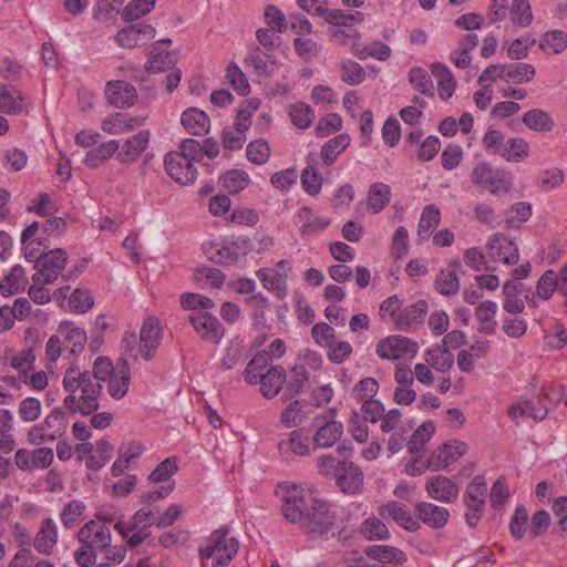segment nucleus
Instances as JSON below:
<instances>
[{
    "instance_id": "nucleus-1",
    "label": "nucleus",
    "mask_w": 567,
    "mask_h": 567,
    "mask_svg": "<svg viewBox=\"0 0 567 567\" xmlns=\"http://www.w3.org/2000/svg\"><path fill=\"white\" fill-rule=\"evenodd\" d=\"M229 528L223 526L214 530L205 545L199 547L202 560L213 558V567H225L236 556L239 543L235 537H229Z\"/></svg>"
},
{
    "instance_id": "nucleus-2",
    "label": "nucleus",
    "mask_w": 567,
    "mask_h": 567,
    "mask_svg": "<svg viewBox=\"0 0 567 567\" xmlns=\"http://www.w3.org/2000/svg\"><path fill=\"white\" fill-rule=\"evenodd\" d=\"M162 338L163 332L158 319L155 317H148L141 328L138 347L136 349L133 347L136 341L134 333L125 334L123 343L126 346V350L130 351V355L134 359H137L140 354L143 359L151 360L156 352Z\"/></svg>"
},
{
    "instance_id": "nucleus-3",
    "label": "nucleus",
    "mask_w": 567,
    "mask_h": 567,
    "mask_svg": "<svg viewBox=\"0 0 567 567\" xmlns=\"http://www.w3.org/2000/svg\"><path fill=\"white\" fill-rule=\"evenodd\" d=\"M336 520V514L330 511L328 503L316 499L312 501V506L299 527L309 539H319L329 536L334 528Z\"/></svg>"
},
{
    "instance_id": "nucleus-4",
    "label": "nucleus",
    "mask_w": 567,
    "mask_h": 567,
    "mask_svg": "<svg viewBox=\"0 0 567 567\" xmlns=\"http://www.w3.org/2000/svg\"><path fill=\"white\" fill-rule=\"evenodd\" d=\"M276 495L281 501V513L287 520L300 526L317 498L306 497L295 485L279 484Z\"/></svg>"
},
{
    "instance_id": "nucleus-5",
    "label": "nucleus",
    "mask_w": 567,
    "mask_h": 567,
    "mask_svg": "<svg viewBox=\"0 0 567 567\" xmlns=\"http://www.w3.org/2000/svg\"><path fill=\"white\" fill-rule=\"evenodd\" d=\"M68 424L69 419L62 408H54L43 422L30 429L28 440L33 445L53 442L65 434Z\"/></svg>"
},
{
    "instance_id": "nucleus-6",
    "label": "nucleus",
    "mask_w": 567,
    "mask_h": 567,
    "mask_svg": "<svg viewBox=\"0 0 567 567\" xmlns=\"http://www.w3.org/2000/svg\"><path fill=\"white\" fill-rule=\"evenodd\" d=\"M68 255L65 250L56 248L45 252L41 251V260L38 261V271L33 275L34 284H52L65 268Z\"/></svg>"
},
{
    "instance_id": "nucleus-7",
    "label": "nucleus",
    "mask_w": 567,
    "mask_h": 567,
    "mask_svg": "<svg viewBox=\"0 0 567 567\" xmlns=\"http://www.w3.org/2000/svg\"><path fill=\"white\" fill-rule=\"evenodd\" d=\"M486 492L487 485L482 475H476L466 488L464 502L468 511L465 518L471 527L476 526L482 517Z\"/></svg>"
},
{
    "instance_id": "nucleus-8",
    "label": "nucleus",
    "mask_w": 567,
    "mask_h": 567,
    "mask_svg": "<svg viewBox=\"0 0 567 567\" xmlns=\"http://www.w3.org/2000/svg\"><path fill=\"white\" fill-rule=\"evenodd\" d=\"M188 321L202 340L217 344L225 334V329L220 321L209 311L192 312Z\"/></svg>"
},
{
    "instance_id": "nucleus-9",
    "label": "nucleus",
    "mask_w": 567,
    "mask_h": 567,
    "mask_svg": "<svg viewBox=\"0 0 567 567\" xmlns=\"http://www.w3.org/2000/svg\"><path fill=\"white\" fill-rule=\"evenodd\" d=\"M78 540L87 548L103 551L110 547L112 536L110 528L95 519L86 522L78 532Z\"/></svg>"
},
{
    "instance_id": "nucleus-10",
    "label": "nucleus",
    "mask_w": 567,
    "mask_h": 567,
    "mask_svg": "<svg viewBox=\"0 0 567 567\" xmlns=\"http://www.w3.org/2000/svg\"><path fill=\"white\" fill-rule=\"evenodd\" d=\"M417 343L403 336H390L380 340L375 352L384 360H398L404 354L414 355L417 352Z\"/></svg>"
},
{
    "instance_id": "nucleus-11",
    "label": "nucleus",
    "mask_w": 567,
    "mask_h": 567,
    "mask_svg": "<svg viewBox=\"0 0 567 567\" xmlns=\"http://www.w3.org/2000/svg\"><path fill=\"white\" fill-rule=\"evenodd\" d=\"M164 166L167 175L181 185H189L197 178V169L194 164L175 152L165 155Z\"/></svg>"
},
{
    "instance_id": "nucleus-12",
    "label": "nucleus",
    "mask_w": 567,
    "mask_h": 567,
    "mask_svg": "<svg viewBox=\"0 0 567 567\" xmlns=\"http://www.w3.org/2000/svg\"><path fill=\"white\" fill-rule=\"evenodd\" d=\"M155 34L156 30L151 24H131L117 32L116 42L122 48L133 49L145 45Z\"/></svg>"
},
{
    "instance_id": "nucleus-13",
    "label": "nucleus",
    "mask_w": 567,
    "mask_h": 567,
    "mask_svg": "<svg viewBox=\"0 0 567 567\" xmlns=\"http://www.w3.org/2000/svg\"><path fill=\"white\" fill-rule=\"evenodd\" d=\"M337 486L344 494H358L363 487V473L353 462L343 461L336 477Z\"/></svg>"
},
{
    "instance_id": "nucleus-14",
    "label": "nucleus",
    "mask_w": 567,
    "mask_h": 567,
    "mask_svg": "<svg viewBox=\"0 0 567 567\" xmlns=\"http://www.w3.org/2000/svg\"><path fill=\"white\" fill-rule=\"evenodd\" d=\"M532 264L529 260H522L518 248H512L508 257L503 258V264L498 265V274L505 277V280H522L529 277Z\"/></svg>"
},
{
    "instance_id": "nucleus-15",
    "label": "nucleus",
    "mask_w": 567,
    "mask_h": 567,
    "mask_svg": "<svg viewBox=\"0 0 567 567\" xmlns=\"http://www.w3.org/2000/svg\"><path fill=\"white\" fill-rule=\"evenodd\" d=\"M378 513L384 519L392 518L400 527L409 532H415L420 528L419 520L412 516L406 505L401 502H388L379 507Z\"/></svg>"
},
{
    "instance_id": "nucleus-16",
    "label": "nucleus",
    "mask_w": 567,
    "mask_h": 567,
    "mask_svg": "<svg viewBox=\"0 0 567 567\" xmlns=\"http://www.w3.org/2000/svg\"><path fill=\"white\" fill-rule=\"evenodd\" d=\"M313 423L318 427L313 435L315 447H331L340 440L343 433L342 423L334 420L326 421L324 416H316Z\"/></svg>"
},
{
    "instance_id": "nucleus-17",
    "label": "nucleus",
    "mask_w": 567,
    "mask_h": 567,
    "mask_svg": "<svg viewBox=\"0 0 567 567\" xmlns=\"http://www.w3.org/2000/svg\"><path fill=\"white\" fill-rule=\"evenodd\" d=\"M467 451V445L461 441H449L442 444L437 451L431 454L427 460L429 466L433 468H444L456 462Z\"/></svg>"
},
{
    "instance_id": "nucleus-18",
    "label": "nucleus",
    "mask_w": 567,
    "mask_h": 567,
    "mask_svg": "<svg viewBox=\"0 0 567 567\" xmlns=\"http://www.w3.org/2000/svg\"><path fill=\"white\" fill-rule=\"evenodd\" d=\"M151 138L150 131H140L128 137L116 152V158L121 164L135 162L141 154L148 147Z\"/></svg>"
},
{
    "instance_id": "nucleus-19",
    "label": "nucleus",
    "mask_w": 567,
    "mask_h": 567,
    "mask_svg": "<svg viewBox=\"0 0 567 567\" xmlns=\"http://www.w3.org/2000/svg\"><path fill=\"white\" fill-rule=\"evenodd\" d=\"M105 95L107 102L117 109L130 107L137 97L136 89L126 81L109 82Z\"/></svg>"
},
{
    "instance_id": "nucleus-20",
    "label": "nucleus",
    "mask_w": 567,
    "mask_h": 567,
    "mask_svg": "<svg viewBox=\"0 0 567 567\" xmlns=\"http://www.w3.org/2000/svg\"><path fill=\"white\" fill-rule=\"evenodd\" d=\"M425 488L427 494L439 502L450 503L457 498L458 486L451 478L434 475L427 478Z\"/></svg>"
},
{
    "instance_id": "nucleus-21",
    "label": "nucleus",
    "mask_w": 567,
    "mask_h": 567,
    "mask_svg": "<svg viewBox=\"0 0 567 567\" xmlns=\"http://www.w3.org/2000/svg\"><path fill=\"white\" fill-rule=\"evenodd\" d=\"M508 20L517 28H526L533 22L532 7L528 0H512L508 8H498V21Z\"/></svg>"
},
{
    "instance_id": "nucleus-22",
    "label": "nucleus",
    "mask_w": 567,
    "mask_h": 567,
    "mask_svg": "<svg viewBox=\"0 0 567 567\" xmlns=\"http://www.w3.org/2000/svg\"><path fill=\"white\" fill-rule=\"evenodd\" d=\"M203 249L210 261L221 266L231 265L236 262L239 257V247L235 241L226 245L210 241L204 244Z\"/></svg>"
},
{
    "instance_id": "nucleus-23",
    "label": "nucleus",
    "mask_w": 567,
    "mask_h": 567,
    "mask_svg": "<svg viewBox=\"0 0 567 567\" xmlns=\"http://www.w3.org/2000/svg\"><path fill=\"white\" fill-rule=\"evenodd\" d=\"M260 392L266 399L277 396L286 383V370L281 365H272L259 377Z\"/></svg>"
},
{
    "instance_id": "nucleus-24",
    "label": "nucleus",
    "mask_w": 567,
    "mask_h": 567,
    "mask_svg": "<svg viewBox=\"0 0 567 567\" xmlns=\"http://www.w3.org/2000/svg\"><path fill=\"white\" fill-rule=\"evenodd\" d=\"M278 451L285 458L308 455L310 453L308 436L303 435L300 430H293L287 439L278 443Z\"/></svg>"
},
{
    "instance_id": "nucleus-25",
    "label": "nucleus",
    "mask_w": 567,
    "mask_h": 567,
    "mask_svg": "<svg viewBox=\"0 0 567 567\" xmlns=\"http://www.w3.org/2000/svg\"><path fill=\"white\" fill-rule=\"evenodd\" d=\"M415 511L417 520H422L425 525L432 528L443 527L450 517V513L445 507L434 505L432 503L422 502L416 504Z\"/></svg>"
},
{
    "instance_id": "nucleus-26",
    "label": "nucleus",
    "mask_w": 567,
    "mask_h": 567,
    "mask_svg": "<svg viewBox=\"0 0 567 567\" xmlns=\"http://www.w3.org/2000/svg\"><path fill=\"white\" fill-rule=\"evenodd\" d=\"M131 371L126 360L120 359L115 372L109 379L107 391L113 399H122L128 391Z\"/></svg>"
},
{
    "instance_id": "nucleus-27",
    "label": "nucleus",
    "mask_w": 567,
    "mask_h": 567,
    "mask_svg": "<svg viewBox=\"0 0 567 567\" xmlns=\"http://www.w3.org/2000/svg\"><path fill=\"white\" fill-rule=\"evenodd\" d=\"M535 74V66L525 62H517L503 65L498 70V78L503 79L508 83L514 84L528 83L534 79Z\"/></svg>"
},
{
    "instance_id": "nucleus-28",
    "label": "nucleus",
    "mask_w": 567,
    "mask_h": 567,
    "mask_svg": "<svg viewBox=\"0 0 567 567\" xmlns=\"http://www.w3.org/2000/svg\"><path fill=\"white\" fill-rule=\"evenodd\" d=\"M471 181L480 189L496 194V169L492 163L486 161L476 163L471 174Z\"/></svg>"
},
{
    "instance_id": "nucleus-29",
    "label": "nucleus",
    "mask_w": 567,
    "mask_h": 567,
    "mask_svg": "<svg viewBox=\"0 0 567 567\" xmlns=\"http://www.w3.org/2000/svg\"><path fill=\"white\" fill-rule=\"evenodd\" d=\"M549 412V408L543 404H534L529 400H522L514 403L509 410V416L515 421H523L525 417H532L535 421H543Z\"/></svg>"
},
{
    "instance_id": "nucleus-30",
    "label": "nucleus",
    "mask_w": 567,
    "mask_h": 567,
    "mask_svg": "<svg viewBox=\"0 0 567 567\" xmlns=\"http://www.w3.org/2000/svg\"><path fill=\"white\" fill-rule=\"evenodd\" d=\"M59 332L64 334L63 347L71 354H79L83 351L86 343V332L70 321L61 322Z\"/></svg>"
},
{
    "instance_id": "nucleus-31",
    "label": "nucleus",
    "mask_w": 567,
    "mask_h": 567,
    "mask_svg": "<svg viewBox=\"0 0 567 567\" xmlns=\"http://www.w3.org/2000/svg\"><path fill=\"white\" fill-rule=\"evenodd\" d=\"M427 311V303L425 300H419L417 302L406 307L394 318V322L400 330H408L413 326L423 323L424 317Z\"/></svg>"
},
{
    "instance_id": "nucleus-32",
    "label": "nucleus",
    "mask_w": 567,
    "mask_h": 567,
    "mask_svg": "<svg viewBox=\"0 0 567 567\" xmlns=\"http://www.w3.org/2000/svg\"><path fill=\"white\" fill-rule=\"evenodd\" d=\"M6 363L19 372V381L28 382V372L33 369L35 355L32 349H24L20 353L8 350L3 357Z\"/></svg>"
},
{
    "instance_id": "nucleus-33",
    "label": "nucleus",
    "mask_w": 567,
    "mask_h": 567,
    "mask_svg": "<svg viewBox=\"0 0 567 567\" xmlns=\"http://www.w3.org/2000/svg\"><path fill=\"white\" fill-rule=\"evenodd\" d=\"M181 122L184 128L193 135L206 134L210 126L208 115L197 107H189L184 111L181 116Z\"/></svg>"
},
{
    "instance_id": "nucleus-34",
    "label": "nucleus",
    "mask_w": 567,
    "mask_h": 567,
    "mask_svg": "<svg viewBox=\"0 0 567 567\" xmlns=\"http://www.w3.org/2000/svg\"><path fill=\"white\" fill-rule=\"evenodd\" d=\"M364 554L383 565L392 564V565H402L406 561V554L393 546L388 545H372L368 546L364 549Z\"/></svg>"
},
{
    "instance_id": "nucleus-35",
    "label": "nucleus",
    "mask_w": 567,
    "mask_h": 567,
    "mask_svg": "<svg viewBox=\"0 0 567 567\" xmlns=\"http://www.w3.org/2000/svg\"><path fill=\"white\" fill-rule=\"evenodd\" d=\"M25 96L13 86H0V112L17 115L27 107Z\"/></svg>"
},
{
    "instance_id": "nucleus-36",
    "label": "nucleus",
    "mask_w": 567,
    "mask_h": 567,
    "mask_svg": "<svg viewBox=\"0 0 567 567\" xmlns=\"http://www.w3.org/2000/svg\"><path fill=\"white\" fill-rule=\"evenodd\" d=\"M58 542V529L52 518L42 520L39 532L35 535L33 546L44 555H49Z\"/></svg>"
},
{
    "instance_id": "nucleus-37",
    "label": "nucleus",
    "mask_w": 567,
    "mask_h": 567,
    "mask_svg": "<svg viewBox=\"0 0 567 567\" xmlns=\"http://www.w3.org/2000/svg\"><path fill=\"white\" fill-rule=\"evenodd\" d=\"M102 384L99 381H95L91 372H89L80 388L81 395L79 396L85 412H90L92 414L99 410V398L102 393Z\"/></svg>"
},
{
    "instance_id": "nucleus-38",
    "label": "nucleus",
    "mask_w": 567,
    "mask_h": 567,
    "mask_svg": "<svg viewBox=\"0 0 567 567\" xmlns=\"http://www.w3.org/2000/svg\"><path fill=\"white\" fill-rule=\"evenodd\" d=\"M533 213L532 205L527 202H518L503 213V223L507 229L518 230Z\"/></svg>"
},
{
    "instance_id": "nucleus-39",
    "label": "nucleus",
    "mask_w": 567,
    "mask_h": 567,
    "mask_svg": "<svg viewBox=\"0 0 567 567\" xmlns=\"http://www.w3.org/2000/svg\"><path fill=\"white\" fill-rule=\"evenodd\" d=\"M258 279L264 287L274 292L278 298H285L287 295V274H281L270 268H262L257 271Z\"/></svg>"
},
{
    "instance_id": "nucleus-40",
    "label": "nucleus",
    "mask_w": 567,
    "mask_h": 567,
    "mask_svg": "<svg viewBox=\"0 0 567 567\" xmlns=\"http://www.w3.org/2000/svg\"><path fill=\"white\" fill-rule=\"evenodd\" d=\"M524 285L522 282H516L515 280H504L503 282V293H504V309L511 315L520 313L524 308V301L520 298V293L523 292Z\"/></svg>"
},
{
    "instance_id": "nucleus-41",
    "label": "nucleus",
    "mask_w": 567,
    "mask_h": 567,
    "mask_svg": "<svg viewBox=\"0 0 567 567\" xmlns=\"http://www.w3.org/2000/svg\"><path fill=\"white\" fill-rule=\"evenodd\" d=\"M496 65L487 66L478 78V84L482 89L474 94V101L480 110H485L493 100V89L491 83L495 80Z\"/></svg>"
},
{
    "instance_id": "nucleus-42",
    "label": "nucleus",
    "mask_w": 567,
    "mask_h": 567,
    "mask_svg": "<svg viewBox=\"0 0 567 567\" xmlns=\"http://www.w3.org/2000/svg\"><path fill=\"white\" fill-rule=\"evenodd\" d=\"M244 62L252 66L259 75L270 76L277 69V62L274 56L262 53L259 47L252 48Z\"/></svg>"
},
{
    "instance_id": "nucleus-43",
    "label": "nucleus",
    "mask_w": 567,
    "mask_h": 567,
    "mask_svg": "<svg viewBox=\"0 0 567 567\" xmlns=\"http://www.w3.org/2000/svg\"><path fill=\"white\" fill-rule=\"evenodd\" d=\"M151 58L145 62L147 72L156 73L168 70L175 65L178 59L177 51L161 52L159 48L152 45Z\"/></svg>"
},
{
    "instance_id": "nucleus-44",
    "label": "nucleus",
    "mask_w": 567,
    "mask_h": 567,
    "mask_svg": "<svg viewBox=\"0 0 567 567\" xmlns=\"http://www.w3.org/2000/svg\"><path fill=\"white\" fill-rule=\"evenodd\" d=\"M309 381V374L305 365H295L290 370L289 379L286 378V390L282 400L287 401L302 393Z\"/></svg>"
},
{
    "instance_id": "nucleus-45",
    "label": "nucleus",
    "mask_w": 567,
    "mask_h": 567,
    "mask_svg": "<svg viewBox=\"0 0 567 567\" xmlns=\"http://www.w3.org/2000/svg\"><path fill=\"white\" fill-rule=\"evenodd\" d=\"M522 121L529 130L539 133L550 132L555 126V121L550 114L540 109L525 112Z\"/></svg>"
},
{
    "instance_id": "nucleus-46",
    "label": "nucleus",
    "mask_w": 567,
    "mask_h": 567,
    "mask_svg": "<svg viewBox=\"0 0 567 567\" xmlns=\"http://www.w3.org/2000/svg\"><path fill=\"white\" fill-rule=\"evenodd\" d=\"M28 284L25 271L22 266L16 265L11 268L9 275L0 282V292L3 297H9L24 289Z\"/></svg>"
},
{
    "instance_id": "nucleus-47",
    "label": "nucleus",
    "mask_w": 567,
    "mask_h": 567,
    "mask_svg": "<svg viewBox=\"0 0 567 567\" xmlns=\"http://www.w3.org/2000/svg\"><path fill=\"white\" fill-rule=\"evenodd\" d=\"M529 153V144L523 137H513L503 143L498 154L508 162H522Z\"/></svg>"
},
{
    "instance_id": "nucleus-48",
    "label": "nucleus",
    "mask_w": 567,
    "mask_h": 567,
    "mask_svg": "<svg viewBox=\"0 0 567 567\" xmlns=\"http://www.w3.org/2000/svg\"><path fill=\"white\" fill-rule=\"evenodd\" d=\"M271 354L268 351L258 352L247 364L244 378L249 384H257L259 377L270 368Z\"/></svg>"
},
{
    "instance_id": "nucleus-49",
    "label": "nucleus",
    "mask_w": 567,
    "mask_h": 567,
    "mask_svg": "<svg viewBox=\"0 0 567 567\" xmlns=\"http://www.w3.org/2000/svg\"><path fill=\"white\" fill-rule=\"evenodd\" d=\"M432 74L437 80V93L442 100L450 99L455 90V81L450 69L442 63L432 64Z\"/></svg>"
},
{
    "instance_id": "nucleus-50",
    "label": "nucleus",
    "mask_w": 567,
    "mask_h": 567,
    "mask_svg": "<svg viewBox=\"0 0 567 567\" xmlns=\"http://www.w3.org/2000/svg\"><path fill=\"white\" fill-rule=\"evenodd\" d=\"M538 45L546 54H559L567 49V33L553 30L540 35Z\"/></svg>"
},
{
    "instance_id": "nucleus-51",
    "label": "nucleus",
    "mask_w": 567,
    "mask_h": 567,
    "mask_svg": "<svg viewBox=\"0 0 567 567\" xmlns=\"http://www.w3.org/2000/svg\"><path fill=\"white\" fill-rule=\"evenodd\" d=\"M120 148V142L117 140H111L106 143L101 144L100 146L91 150L85 158L84 163L89 167H97L103 164L105 161L111 158L114 154H116Z\"/></svg>"
},
{
    "instance_id": "nucleus-52",
    "label": "nucleus",
    "mask_w": 567,
    "mask_h": 567,
    "mask_svg": "<svg viewBox=\"0 0 567 567\" xmlns=\"http://www.w3.org/2000/svg\"><path fill=\"white\" fill-rule=\"evenodd\" d=\"M425 361L436 371L446 372L452 368L454 358L449 349L436 346L426 352Z\"/></svg>"
},
{
    "instance_id": "nucleus-53",
    "label": "nucleus",
    "mask_w": 567,
    "mask_h": 567,
    "mask_svg": "<svg viewBox=\"0 0 567 567\" xmlns=\"http://www.w3.org/2000/svg\"><path fill=\"white\" fill-rule=\"evenodd\" d=\"M350 144V136L346 133L329 140L321 148V157L327 165H331L337 156Z\"/></svg>"
},
{
    "instance_id": "nucleus-54",
    "label": "nucleus",
    "mask_w": 567,
    "mask_h": 567,
    "mask_svg": "<svg viewBox=\"0 0 567 567\" xmlns=\"http://www.w3.org/2000/svg\"><path fill=\"white\" fill-rule=\"evenodd\" d=\"M390 187L383 183H374L368 193V206L374 214L380 213L390 202Z\"/></svg>"
},
{
    "instance_id": "nucleus-55",
    "label": "nucleus",
    "mask_w": 567,
    "mask_h": 567,
    "mask_svg": "<svg viewBox=\"0 0 567 567\" xmlns=\"http://www.w3.org/2000/svg\"><path fill=\"white\" fill-rule=\"evenodd\" d=\"M435 432V426L432 421L423 422L413 433L410 441L408 442V451L411 454H417L424 446V444L430 441L432 435Z\"/></svg>"
},
{
    "instance_id": "nucleus-56",
    "label": "nucleus",
    "mask_w": 567,
    "mask_h": 567,
    "mask_svg": "<svg viewBox=\"0 0 567 567\" xmlns=\"http://www.w3.org/2000/svg\"><path fill=\"white\" fill-rule=\"evenodd\" d=\"M85 508L84 502L80 499H72L66 503L60 514L63 527L66 529L74 527L83 516Z\"/></svg>"
},
{
    "instance_id": "nucleus-57",
    "label": "nucleus",
    "mask_w": 567,
    "mask_h": 567,
    "mask_svg": "<svg viewBox=\"0 0 567 567\" xmlns=\"http://www.w3.org/2000/svg\"><path fill=\"white\" fill-rule=\"evenodd\" d=\"M435 288L443 296H454L460 289L457 275L454 270L442 269L435 279Z\"/></svg>"
},
{
    "instance_id": "nucleus-58",
    "label": "nucleus",
    "mask_w": 567,
    "mask_h": 567,
    "mask_svg": "<svg viewBox=\"0 0 567 567\" xmlns=\"http://www.w3.org/2000/svg\"><path fill=\"white\" fill-rule=\"evenodd\" d=\"M181 306L183 309L197 311H208L215 307V302L203 295L186 292L181 296Z\"/></svg>"
},
{
    "instance_id": "nucleus-59",
    "label": "nucleus",
    "mask_w": 567,
    "mask_h": 567,
    "mask_svg": "<svg viewBox=\"0 0 567 567\" xmlns=\"http://www.w3.org/2000/svg\"><path fill=\"white\" fill-rule=\"evenodd\" d=\"M440 220V209L433 204L425 206L417 225L419 236L429 235L439 225Z\"/></svg>"
},
{
    "instance_id": "nucleus-60",
    "label": "nucleus",
    "mask_w": 567,
    "mask_h": 567,
    "mask_svg": "<svg viewBox=\"0 0 567 567\" xmlns=\"http://www.w3.org/2000/svg\"><path fill=\"white\" fill-rule=\"evenodd\" d=\"M544 338L546 346L550 349L559 350L567 344V332L559 322H553L548 328H544Z\"/></svg>"
},
{
    "instance_id": "nucleus-61",
    "label": "nucleus",
    "mask_w": 567,
    "mask_h": 567,
    "mask_svg": "<svg viewBox=\"0 0 567 567\" xmlns=\"http://www.w3.org/2000/svg\"><path fill=\"white\" fill-rule=\"evenodd\" d=\"M565 181V173L559 167H549L540 172L538 183L544 192L558 188Z\"/></svg>"
},
{
    "instance_id": "nucleus-62",
    "label": "nucleus",
    "mask_w": 567,
    "mask_h": 567,
    "mask_svg": "<svg viewBox=\"0 0 567 567\" xmlns=\"http://www.w3.org/2000/svg\"><path fill=\"white\" fill-rule=\"evenodd\" d=\"M248 174L240 169H230L226 172L223 177L224 187L230 194H238L248 185Z\"/></svg>"
},
{
    "instance_id": "nucleus-63",
    "label": "nucleus",
    "mask_w": 567,
    "mask_h": 567,
    "mask_svg": "<svg viewBox=\"0 0 567 567\" xmlns=\"http://www.w3.org/2000/svg\"><path fill=\"white\" fill-rule=\"evenodd\" d=\"M289 116L297 127L308 128L315 118V113L308 104L297 103L290 106Z\"/></svg>"
},
{
    "instance_id": "nucleus-64",
    "label": "nucleus",
    "mask_w": 567,
    "mask_h": 567,
    "mask_svg": "<svg viewBox=\"0 0 567 567\" xmlns=\"http://www.w3.org/2000/svg\"><path fill=\"white\" fill-rule=\"evenodd\" d=\"M246 156L249 162L256 165H262L270 157V147L265 140H255L248 144Z\"/></svg>"
}]
</instances>
